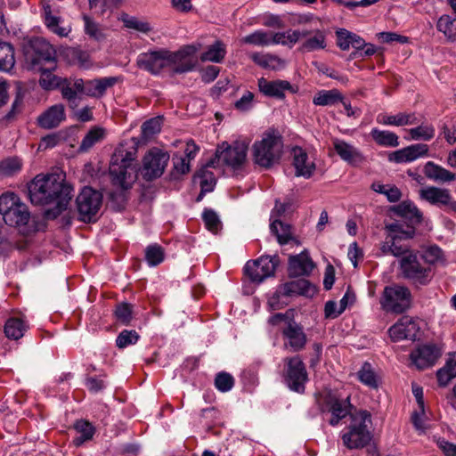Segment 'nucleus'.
Listing matches in <instances>:
<instances>
[{
    "instance_id": "f257e3e1",
    "label": "nucleus",
    "mask_w": 456,
    "mask_h": 456,
    "mask_svg": "<svg viewBox=\"0 0 456 456\" xmlns=\"http://www.w3.org/2000/svg\"><path fill=\"white\" fill-rule=\"evenodd\" d=\"M28 197L34 205L55 204L53 216L65 210L72 199L73 188L56 174L37 175L28 185Z\"/></svg>"
},
{
    "instance_id": "f03ea898",
    "label": "nucleus",
    "mask_w": 456,
    "mask_h": 456,
    "mask_svg": "<svg viewBox=\"0 0 456 456\" xmlns=\"http://www.w3.org/2000/svg\"><path fill=\"white\" fill-rule=\"evenodd\" d=\"M136 152L134 146L126 150L124 144H119L111 156L110 176L112 185L121 191L130 189L137 179L139 164L136 160Z\"/></svg>"
},
{
    "instance_id": "7ed1b4c3",
    "label": "nucleus",
    "mask_w": 456,
    "mask_h": 456,
    "mask_svg": "<svg viewBox=\"0 0 456 456\" xmlns=\"http://www.w3.org/2000/svg\"><path fill=\"white\" fill-rule=\"evenodd\" d=\"M371 416L367 411H361L351 415V423L342 436L343 444L348 449H359L366 446L371 440L370 431Z\"/></svg>"
},
{
    "instance_id": "20e7f679",
    "label": "nucleus",
    "mask_w": 456,
    "mask_h": 456,
    "mask_svg": "<svg viewBox=\"0 0 456 456\" xmlns=\"http://www.w3.org/2000/svg\"><path fill=\"white\" fill-rule=\"evenodd\" d=\"M386 230L387 235L379 248L382 255H391L402 258L411 252L410 246L403 240L413 238L415 234L413 227L404 230L402 224L393 223L386 225Z\"/></svg>"
},
{
    "instance_id": "39448f33",
    "label": "nucleus",
    "mask_w": 456,
    "mask_h": 456,
    "mask_svg": "<svg viewBox=\"0 0 456 456\" xmlns=\"http://www.w3.org/2000/svg\"><path fill=\"white\" fill-rule=\"evenodd\" d=\"M26 63L31 69H42L45 65L56 68V51L43 37H34L24 46Z\"/></svg>"
},
{
    "instance_id": "423d86ee",
    "label": "nucleus",
    "mask_w": 456,
    "mask_h": 456,
    "mask_svg": "<svg viewBox=\"0 0 456 456\" xmlns=\"http://www.w3.org/2000/svg\"><path fill=\"white\" fill-rule=\"evenodd\" d=\"M247 156L246 144H227L224 149H216L215 156L208 160V166L215 168L224 166L233 172H238L244 168Z\"/></svg>"
},
{
    "instance_id": "0eeeda50",
    "label": "nucleus",
    "mask_w": 456,
    "mask_h": 456,
    "mask_svg": "<svg viewBox=\"0 0 456 456\" xmlns=\"http://www.w3.org/2000/svg\"><path fill=\"white\" fill-rule=\"evenodd\" d=\"M0 214L4 223L10 226L25 225L30 218L28 207L13 192L0 196Z\"/></svg>"
},
{
    "instance_id": "6e6552de",
    "label": "nucleus",
    "mask_w": 456,
    "mask_h": 456,
    "mask_svg": "<svg viewBox=\"0 0 456 456\" xmlns=\"http://www.w3.org/2000/svg\"><path fill=\"white\" fill-rule=\"evenodd\" d=\"M400 268L404 278L418 285L428 284L433 276L432 268L414 251L401 258Z\"/></svg>"
},
{
    "instance_id": "1a4fd4ad",
    "label": "nucleus",
    "mask_w": 456,
    "mask_h": 456,
    "mask_svg": "<svg viewBox=\"0 0 456 456\" xmlns=\"http://www.w3.org/2000/svg\"><path fill=\"white\" fill-rule=\"evenodd\" d=\"M284 381L289 388L297 393H304L308 380L305 365L299 355L284 358Z\"/></svg>"
},
{
    "instance_id": "9d476101",
    "label": "nucleus",
    "mask_w": 456,
    "mask_h": 456,
    "mask_svg": "<svg viewBox=\"0 0 456 456\" xmlns=\"http://www.w3.org/2000/svg\"><path fill=\"white\" fill-rule=\"evenodd\" d=\"M76 202L80 220L91 222L101 208L102 196L91 187H85L77 197Z\"/></svg>"
},
{
    "instance_id": "9b49d317",
    "label": "nucleus",
    "mask_w": 456,
    "mask_h": 456,
    "mask_svg": "<svg viewBox=\"0 0 456 456\" xmlns=\"http://www.w3.org/2000/svg\"><path fill=\"white\" fill-rule=\"evenodd\" d=\"M411 294L408 288L400 285L386 287L383 293V306L394 313L401 314L410 307Z\"/></svg>"
},
{
    "instance_id": "f8f14e48",
    "label": "nucleus",
    "mask_w": 456,
    "mask_h": 456,
    "mask_svg": "<svg viewBox=\"0 0 456 456\" xmlns=\"http://www.w3.org/2000/svg\"><path fill=\"white\" fill-rule=\"evenodd\" d=\"M278 265V256H263L256 260L248 262L244 271L251 281L260 283L274 274Z\"/></svg>"
},
{
    "instance_id": "ddd939ff",
    "label": "nucleus",
    "mask_w": 456,
    "mask_h": 456,
    "mask_svg": "<svg viewBox=\"0 0 456 456\" xmlns=\"http://www.w3.org/2000/svg\"><path fill=\"white\" fill-rule=\"evenodd\" d=\"M198 48L193 45H188L176 52L167 50L168 67L173 73L181 74L192 70L195 61L192 56L197 53Z\"/></svg>"
},
{
    "instance_id": "4468645a",
    "label": "nucleus",
    "mask_w": 456,
    "mask_h": 456,
    "mask_svg": "<svg viewBox=\"0 0 456 456\" xmlns=\"http://www.w3.org/2000/svg\"><path fill=\"white\" fill-rule=\"evenodd\" d=\"M169 160V155L160 150L153 149L143 158L142 176L147 181H152L163 174Z\"/></svg>"
},
{
    "instance_id": "2eb2a0df",
    "label": "nucleus",
    "mask_w": 456,
    "mask_h": 456,
    "mask_svg": "<svg viewBox=\"0 0 456 456\" xmlns=\"http://www.w3.org/2000/svg\"><path fill=\"white\" fill-rule=\"evenodd\" d=\"M136 65L151 75H159L168 67L167 50L159 49L142 53L137 56Z\"/></svg>"
},
{
    "instance_id": "dca6fc26",
    "label": "nucleus",
    "mask_w": 456,
    "mask_h": 456,
    "mask_svg": "<svg viewBox=\"0 0 456 456\" xmlns=\"http://www.w3.org/2000/svg\"><path fill=\"white\" fill-rule=\"evenodd\" d=\"M441 355L440 347L436 344L428 343L412 350L410 354V360L418 370H424L434 366Z\"/></svg>"
},
{
    "instance_id": "f3484780",
    "label": "nucleus",
    "mask_w": 456,
    "mask_h": 456,
    "mask_svg": "<svg viewBox=\"0 0 456 456\" xmlns=\"http://www.w3.org/2000/svg\"><path fill=\"white\" fill-rule=\"evenodd\" d=\"M351 406L349 396L342 399L338 397L335 394L328 393L324 398V404L322 411L331 414L329 423L331 426H336L342 419L350 414Z\"/></svg>"
},
{
    "instance_id": "a211bd4d",
    "label": "nucleus",
    "mask_w": 456,
    "mask_h": 456,
    "mask_svg": "<svg viewBox=\"0 0 456 456\" xmlns=\"http://www.w3.org/2000/svg\"><path fill=\"white\" fill-rule=\"evenodd\" d=\"M283 144H254L253 159L256 165L270 168L279 163Z\"/></svg>"
},
{
    "instance_id": "6ab92c4d",
    "label": "nucleus",
    "mask_w": 456,
    "mask_h": 456,
    "mask_svg": "<svg viewBox=\"0 0 456 456\" xmlns=\"http://www.w3.org/2000/svg\"><path fill=\"white\" fill-rule=\"evenodd\" d=\"M284 346L292 352L303 350L307 343V337L301 324L289 321L288 325L281 330Z\"/></svg>"
},
{
    "instance_id": "aec40b11",
    "label": "nucleus",
    "mask_w": 456,
    "mask_h": 456,
    "mask_svg": "<svg viewBox=\"0 0 456 456\" xmlns=\"http://www.w3.org/2000/svg\"><path fill=\"white\" fill-rule=\"evenodd\" d=\"M419 332V326L416 321L408 315L401 317L388 330L389 337L393 341L403 339L415 340Z\"/></svg>"
},
{
    "instance_id": "412c9836",
    "label": "nucleus",
    "mask_w": 456,
    "mask_h": 456,
    "mask_svg": "<svg viewBox=\"0 0 456 456\" xmlns=\"http://www.w3.org/2000/svg\"><path fill=\"white\" fill-rule=\"evenodd\" d=\"M428 144H411L401 150L390 152L388 160L395 163H408L428 155Z\"/></svg>"
},
{
    "instance_id": "4be33fe9",
    "label": "nucleus",
    "mask_w": 456,
    "mask_h": 456,
    "mask_svg": "<svg viewBox=\"0 0 456 456\" xmlns=\"http://www.w3.org/2000/svg\"><path fill=\"white\" fill-rule=\"evenodd\" d=\"M291 153L293 155V166L296 170V175L310 178L315 170L314 160L309 158L305 150L297 145L292 148Z\"/></svg>"
},
{
    "instance_id": "5701e85b",
    "label": "nucleus",
    "mask_w": 456,
    "mask_h": 456,
    "mask_svg": "<svg viewBox=\"0 0 456 456\" xmlns=\"http://www.w3.org/2000/svg\"><path fill=\"white\" fill-rule=\"evenodd\" d=\"M314 268V262L308 254L305 252L289 257V273L290 276L299 277L308 275Z\"/></svg>"
},
{
    "instance_id": "b1692460",
    "label": "nucleus",
    "mask_w": 456,
    "mask_h": 456,
    "mask_svg": "<svg viewBox=\"0 0 456 456\" xmlns=\"http://www.w3.org/2000/svg\"><path fill=\"white\" fill-rule=\"evenodd\" d=\"M65 119V109L61 103L48 108L37 118L39 126L43 128H54Z\"/></svg>"
},
{
    "instance_id": "393cba45",
    "label": "nucleus",
    "mask_w": 456,
    "mask_h": 456,
    "mask_svg": "<svg viewBox=\"0 0 456 456\" xmlns=\"http://www.w3.org/2000/svg\"><path fill=\"white\" fill-rule=\"evenodd\" d=\"M82 20L84 22V33L90 40L95 42H103L107 38L106 28L97 22L93 17L88 14L83 13Z\"/></svg>"
},
{
    "instance_id": "a878e982",
    "label": "nucleus",
    "mask_w": 456,
    "mask_h": 456,
    "mask_svg": "<svg viewBox=\"0 0 456 456\" xmlns=\"http://www.w3.org/2000/svg\"><path fill=\"white\" fill-rule=\"evenodd\" d=\"M258 86L260 91L272 97L281 99L284 97V92L290 89L291 86L285 80L268 81L265 78L258 79Z\"/></svg>"
},
{
    "instance_id": "bb28decb",
    "label": "nucleus",
    "mask_w": 456,
    "mask_h": 456,
    "mask_svg": "<svg viewBox=\"0 0 456 456\" xmlns=\"http://www.w3.org/2000/svg\"><path fill=\"white\" fill-rule=\"evenodd\" d=\"M118 78L116 77H106L86 82V94L92 97L102 96L108 88L112 87Z\"/></svg>"
},
{
    "instance_id": "cd10ccee",
    "label": "nucleus",
    "mask_w": 456,
    "mask_h": 456,
    "mask_svg": "<svg viewBox=\"0 0 456 456\" xmlns=\"http://www.w3.org/2000/svg\"><path fill=\"white\" fill-rule=\"evenodd\" d=\"M419 194L421 199L433 205L446 206L450 203L451 200V195L447 190L434 186L421 189Z\"/></svg>"
},
{
    "instance_id": "c85d7f7f",
    "label": "nucleus",
    "mask_w": 456,
    "mask_h": 456,
    "mask_svg": "<svg viewBox=\"0 0 456 456\" xmlns=\"http://www.w3.org/2000/svg\"><path fill=\"white\" fill-rule=\"evenodd\" d=\"M377 121L382 125L402 126L416 124L417 118L413 113L399 112L395 115L379 114Z\"/></svg>"
},
{
    "instance_id": "c756f323",
    "label": "nucleus",
    "mask_w": 456,
    "mask_h": 456,
    "mask_svg": "<svg viewBox=\"0 0 456 456\" xmlns=\"http://www.w3.org/2000/svg\"><path fill=\"white\" fill-rule=\"evenodd\" d=\"M393 211L407 220L411 224H416L421 221V214L417 207L410 201H403L402 203L395 206Z\"/></svg>"
},
{
    "instance_id": "7c9ffc66",
    "label": "nucleus",
    "mask_w": 456,
    "mask_h": 456,
    "mask_svg": "<svg viewBox=\"0 0 456 456\" xmlns=\"http://www.w3.org/2000/svg\"><path fill=\"white\" fill-rule=\"evenodd\" d=\"M27 329L28 325L22 318L11 317L5 322L4 333L8 338L18 340L23 337Z\"/></svg>"
},
{
    "instance_id": "2f4dec72",
    "label": "nucleus",
    "mask_w": 456,
    "mask_h": 456,
    "mask_svg": "<svg viewBox=\"0 0 456 456\" xmlns=\"http://www.w3.org/2000/svg\"><path fill=\"white\" fill-rule=\"evenodd\" d=\"M271 232L273 233L281 245H285L293 239V232L290 224L274 219L270 224Z\"/></svg>"
},
{
    "instance_id": "473e14b6",
    "label": "nucleus",
    "mask_w": 456,
    "mask_h": 456,
    "mask_svg": "<svg viewBox=\"0 0 456 456\" xmlns=\"http://www.w3.org/2000/svg\"><path fill=\"white\" fill-rule=\"evenodd\" d=\"M250 58L256 64L265 69H279L285 66L283 60L269 53H254Z\"/></svg>"
},
{
    "instance_id": "72a5a7b5",
    "label": "nucleus",
    "mask_w": 456,
    "mask_h": 456,
    "mask_svg": "<svg viewBox=\"0 0 456 456\" xmlns=\"http://www.w3.org/2000/svg\"><path fill=\"white\" fill-rule=\"evenodd\" d=\"M74 428L78 436L73 439V444L77 447L85 442L91 440L95 432L94 426L89 421L84 419L76 421Z\"/></svg>"
},
{
    "instance_id": "f704fd0d",
    "label": "nucleus",
    "mask_w": 456,
    "mask_h": 456,
    "mask_svg": "<svg viewBox=\"0 0 456 456\" xmlns=\"http://www.w3.org/2000/svg\"><path fill=\"white\" fill-rule=\"evenodd\" d=\"M343 96L337 89L321 90L313 99V103L316 106H333L342 102Z\"/></svg>"
},
{
    "instance_id": "c9c22d12",
    "label": "nucleus",
    "mask_w": 456,
    "mask_h": 456,
    "mask_svg": "<svg viewBox=\"0 0 456 456\" xmlns=\"http://www.w3.org/2000/svg\"><path fill=\"white\" fill-rule=\"evenodd\" d=\"M436 29L443 33L450 42H456V18L448 14L442 15L436 22Z\"/></svg>"
},
{
    "instance_id": "e433bc0d",
    "label": "nucleus",
    "mask_w": 456,
    "mask_h": 456,
    "mask_svg": "<svg viewBox=\"0 0 456 456\" xmlns=\"http://www.w3.org/2000/svg\"><path fill=\"white\" fill-rule=\"evenodd\" d=\"M54 69L55 68H53V65H48L46 68L42 67V69H37V70L41 72L39 85L43 89L53 90L61 85V78L53 73Z\"/></svg>"
},
{
    "instance_id": "4c0bfd02",
    "label": "nucleus",
    "mask_w": 456,
    "mask_h": 456,
    "mask_svg": "<svg viewBox=\"0 0 456 456\" xmlns=\"http://www.w3.org/2000/svg\"><path fill=\"white\" fill-rule=\"evenodd\" d=\"M226 54L225 45L220 41H216L213 45H209L201 55L200 60L202 61H211L219 63L223 61Z\"/></svg>"
},
{
    "instance_id": "58836bf2",
    "label": "nucleus",
    "mask_w": 456,
    "mask_h": 456,
    "mask_svg": "<svg viewBox=\"0 0 456 456\" xmlns=\"http://www.w3.org/2000/svg\"><path fill=\"white\" fill-rule=\"evenodd\" d=\"M425 175L429 179L436 182H449L454 179V175L446 170L445 168L434 164L433 162H428L424 169Z\"/></svg>"
},
{
    "instance_id": "ea45409f",
    "label": "nucleus",
    "mask_w": 456,
    "mask_h": 456,
    "mask_svg": "<svg viewBox=\"0 0 456 456\" xmlns=\"http://www.w3.org/2000/svg\"><path fill=\"white\" fill-rule=\"evenodd\" d=\"M209 167H210L208 166L207 162L195 175L196 178L200 179L201 195H205V193L212 191L216 186V177L213 172L208 170ZM212 167L215 168L214 167Z\"/></svg>"
},
{
    "instance_id": "a19ab883",
    "label": "nucleus",
    "mask_w": 456,
    "mask_h": 456,
    "mask_svg": "<svg viewBox=\"0 0 456 456\" xmlns=\"http://www.w3.org/2000/svg\"><path fill=\"white\" fill-rule=\"evenodd\" d=\"M120 20L127 29H133L145 35L152 31L151 25L145 20L124 13L122 14Z\"/></svg>"
},
{
    "instance_id": "79ce46f5",
    "label": "nucleus",
    "mask_w": 456,
    "mask_h": 456,
    "mask_svg": "<svg viewBox=\"0 0 456 456\" xmlns=\"http://www.w3.org/2000/svg\"><path fill=\"white\" fill-rule=\"evenodd\" d=\"M15 65L14 49L9 43H0V70L10 72Z\"/></svg>"
},
{
    "instance_id": "37998d69",
    "label": "nucleus",
    "mask_w": 456,
    "mask_h": 456,
    "mask_svg": "<svg viewBox=\"0 0 456 456\" xmlns=\"http://www.w3.org/2000/svg\"><path fill=\"white\" fill-rule=\"evenodd\" d=\"M163 117L158 116L145 121L142 125V137L144 141L154 140L161 131Z\"/></svg>"
},
{
    "instance_id": "c03bdc74",
    "label": "nucleus",
    "mask_w": 456,
    "mask_h": 456,
    "mask_svg": "<svg viewBox=\"0 0 456 456\" xmlns=\"http://www.w3.org/2000/svg\"><path fill=\"white\" fill-rule=\"evenodd\" d=\"M336 152L340 158L352 165H357L362 162V155L356 151L352 144H334Z\"/></svg>"
},
{
    "instance_id": "a18cd8bd",
    "label": "nucleus",
    "mask_w": 456,
    "mask_h": 456,
    "mask_svg": "<svg viewBox=\"0 0 456 456\" xmlns=\"http://www.w3.org/2000/svg\"><path fill=\"white\" fill-rule=\"evenodd\" d=\"M358 379L370 388H378V377L369 362H364L357 372Z\"/></svg>"
},
{
    "instance_id": "49530a36",
    "label": "nucleus",
    "mask_w": 456,
    "mask_h": 456,
    "mask_svg": "<svg viewBox=\"0 0 456 456\" xmlns=\"http://www.w3.org/2000/svg\"><path fill=\"white\" fill-rule=\"evenodd\" d=\"M439 385L446 386L454 377H456V359L450 357L444 366L436 372Z\"/></svg>"
},
{
    "instance_id": "de8ad7c7",
    "label": "nucleus",
    "mask_w": 456,
    "mask_h": 456,
    "mask_svg": "<svg viewBox=\"0 0 456 456\" xmlns=\"http://www.w3.org/2000/svg\"><path fill=\"white\" fill-rule=\"evenodd\" d=\"M325 36L321 30L314 31V35L307 38L301 45L300 49L304 52H313L319 49H324Z\"/></svg>"
},
{
    "instance_id": "09e8293b",
    "label": "nucleus",
    "mask_w": 456,
    "mask_h": 456,
    "mask_svg": "<svg viewBox=\"0 0 456 456\" xmlns=\"http://www.w3.org/2000/svg\"><path fill=\"white\" fill-rule=\"evenodd\" d=\"M22 161L18 157L7 158L0 161V177L10 176L21 169Z\"/></svg>"
},
{
    "instance_id": "8fccbe9b",
    "label": "nucleus",
    "mask_w": 456,
    "mask_h": 456,
    "mask_svg": "<svg viewBox=\"0 0 456 456\" xmlns=\"http://www.w3.org/2000/svg\"><path fill=\"white\" fill-rule=\"evenodd\" d=\"M244 44L265 46L271 45V36L264 30H256L241 39Z\"/></svg>"
},
{
    "instance_id": "3c124183",
    "label": "nucleus",
    "mask_w": 456,
    "mask_h": 456,
    "mask_svg": "<svg viewBox=\"0 0 456 456\" xmlns=\"http://www.w3.org/2000/svg\"><path fill=\"white\" fill-rule=\"evenodd\" d=\"M271 44L281 45L291 48L297 43V34L293 33L292 30L287 32H277L270 34Z\"/></svg>"
},
{
    "instance_id": "603ef678",
    "label": "nucleus",
    "mask_w": 456,
    "mask_h": 456,
    "mask_svg": "<svg viewBox=\"0 0 456 456\" xmlns=\"http://www.w3.org/2000/svg\"><path fill=\"white\" fill-rule=\"evenodd\" d=\"M214 383L216 388L218 391L222 393H226L232 390V388L234 387L235 380L234 378L230 373L221 371L216 375Z\"/></svg>"
},
{
    "instance_id": "864d4df0",
    "label": "nucleus",
    "mask_w": 456,
    "mask_h": 456,
    "mask_svg": "<svg viewBox=\"0 0 456 456\" xmlns=\"http://www.w3.org/2000/svg\"><path fill=\"white\" fill-rule=\"evenodd\" d=\"M145 258L150 266H156L164 260V250L157 245H150L145 250Z\"/></svg>"
},
{
    "instance_id": "5fc2aeb1",
    "label": "nucleus",
    "mask_w": 456,
    "mask_h": 456,
    "mask_svg": "<svg viewBox=\"0 0 456 456\" xmlns=\"http://www.w3.org/2000/svg\"><path fill=\"white\" fill-rule=\"evenodd\" d=\"M435 135V129L431 126H419L410 130L408 139L415 141H429Z\"/></svg>"
},
{
    "instance_id": "6e6d98bb",
    "label": "nucleus",
    "mask_w": 456,
    "mask_h": 456,
    "mask_svg": "<svg viewBox=\"0 0 456 456\" xmlns=\"http://www.w3.org/2000/svg\"><path fill=\"white\" fill-rule=\"evenodd\" d=\"M202 218L207 229L211 232L217 233L221 229V221L214 210L205 209L202 214Z\"/></svg>"
},
{
    "instance_id": "4d7b16f0",
    "label": "nucleus",
    "mask_w": 456,
    "mask_h": 456,
    "mask_svg": "<svg viewBox=\"0 0 456 456\" xmlns=\"http://www.w3.org/2000/svg\"><path fill=\"white\" fill-rule=\"evenodd\" d=\"M139 335L135 330H124L116 339V345L118 348H125L128 346L134 345L139 339Z\"/></svg>"
},
{
    "instance_id": "13d9d810",
    "label": "nucleus",
    "mask_w": 456,
    "mask_h": 456,
    "mask_svg": "<svg viewBox=\"0 0 456 456\" xmlns=\"http://www.w3.org/2000/svg\"><path fill=\"white\" fill-rule=\"evenodd\" d=\"M25 92L20 85V83L16 84L15 88V98L12 104V109L6 115L7 119L12 118L17 113H19L21 110L23 98H24Z\"/></svg>"
},
{
    "instance_id": "bf43d9fd",
    "label": "nucleus",
    "mask_w": 456,
    "mask_h": 456,
    "mask_svg": "<svg viewBox=\"0 0 456 456\" xmlns=\"http://www.w3.org/2000/svg\"><path fill=\"white\" fill-rule=\"evenodd\" d=\"M424 263L430 267L442 257V250L437 246H430L422 254H419Z\"/></svg>"
},
{
    "instance_id": "052dcab7",
    "label": "nucleus",
    "mask_w": 456,
    "mask_h": 456,
    "mask_svg": "<svg viewBox=\"0 0 456 456\" xmlns=\"http://www.w3.org/2000/svg\"><path fill=\"white\" fill-rule=\"evenodd\" d=\"M115 316L119 322L127 325L132 320V305L128 303L118 305Z\"/></svg>"
},
{
    "instance_id": "680f3d73",
    "label": "nucleus",
    "mask_w": 456,
    "mask_h": 456,
    "mask_svg": "<svg viewBox=\"0 0 456 456\" xmlns=\"http://www.w3.org/2000/svg\"><path fill=\"white\" fill-rule=\"evenodd\" d=\"M173 162L174 171L172 175L175 178H177L176 175H183L190 171V163L187 157H175L173 159Z\"/></svg>"
},
{
    "instance_id": "e2e57ef3",
    "label": "nucleus",
    "mask_w": 456,
    "mask_h": 456,
    "mask_svg": "<svg viewBox=\"0 0 456 456\" xmlns=\"http://www.w3.org/2000/svg\"><path fill=\"white\" fill-rule=\"evenodd\" d=\"M107 132L104 128L94 126L83 138L81 142H96L106 139Z\"/></svg>"
},
{
    "instance_id": "0e129e2a",
    "label": "nucleus",
    "mask_w": 456,
    "mask_h": 456,
    "mask_svg": "<svg viewBox=\"0 0 456 456\" xmlns=\"http://www.w3.org/2000/svg\"><path fill=\"white\" fill-rule=\"evenodd\" d=\"M122 0H88L90 9L99 7L100 13L103 14L107 10L116 7Z\"/></svg>"
},
{
    "instance_id": "69168bd1",
    "label": "nucleus",
    "mask_w": 456,
    "mask_h": 456,
    "mask_svg": "<svg viewBox=\"0 0 456 456\" xmlns=\"http://www.w3.org/2000/svg\"><path fill=\"white\" fill-rule=\"evenodd\" d=\"M371 134L377 142H398V136L390 131L373 129Z\"/></svg>"
},
{
    "instance_id": "338daca9",
    "label": "nucleus",
    "mask_w": 456,
    "mask_h": 456,
    "mask_svg": "<svg viewBox=\"0 0 456 456\" xmlns=\"http://www.w3.org/2000/svg\"><path fill=\"white\" fill-rule=\"evenodd\" d=\"M254 94L251 92H246L236 102L235 108L240 111H248L252 107Z\"/></svg>"
},
{
    "instance_id": "774afa93",
    "label": "nucleus",
    "mask_w": 456,
    "mask_h": 456,
    "mask_svg": "<svg viewBox=\"0 0 456 456\" xmlns=\"http://www.w3.org/2000/svg\"><path fill=\"white\" fill-rule=\"evenodd\" d=\"M436 444L444 456H456V444L451 443L444 438H439L436 441Z\"/></svg>"
}]
</instances>
